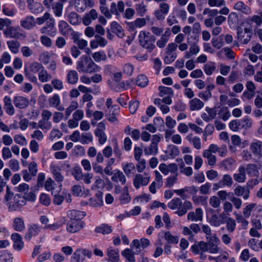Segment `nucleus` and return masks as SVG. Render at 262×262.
Returning <instances> with one entry per match:
<instances>
[{
	"label": "nucleus",
	"instance_id": "f257e3e1",
	"mask_svg": "<svg viewBox=\"0 0 262 262\" xmlns=\"http://www.w3.org/2000/svg\"><path fill=\"white\" fill-rule=\"evenodd\" d=\"M4 199L10 211H16L26 204V199L24 196L20 194H16L14 195L8 186L7 187Z\"/></svg>",
	"mask_w": 262,
	"mask_h": 262
},
{
	"label": "nucleus",
	"instance_id": "f03ea898",
	"mask_svg": "<svg viewBox=\"0 0 262 262\" xmlns=\"http://www.w3.org/2000/svg\"><path fill=\"white\" fill-rule=\"evenodd\" d=\"M169 208L176 210L175 213L179 216H182L187 212L188 210L193 209L192 203L188 200L182 202L179 198H174L167 204Z\"/></svg>",
	"mask_w": 262,
	"mask_h": 262
},
{
	"label": "nucleus",
	"instance_id": "7ed1b4c3",
	"mask_svg": "<svg viewBox=\"0 0 262 262\" xmlns=\"http://www.w3.org/2000/svg\"><path fill=\"white\" fill-rule=\"evenodd\" d=\"M76 68L79 72L90 74L97 72L100 70V68L87 55H82L80 58Z\"/></svg>",
	"mask_w": 262,
	"mask_h": 262
},
{
	"label": "nucleus",
	"instance_id": "20e7f679",
	"mask_svg": "<svg viewBox=\"0 0 262 262\" xmlns=\"http://www.w3.org/2000/svg\"><path fill=\"white\" fill-rule=\"evenodd\" d=\"M81 212L76 210L70 211L68 214L70 220L67 225V231L71 233H74L79 231L84 227V223L79 218Z\"/></svg>",
	"mask_w": 262,
	"mask_h": 262
},
{
	"label": "nucleus",
	"instance_id": "39448f33",
	"mask_svg": "<svg viewBox=\"0 0 262 262\" xmlns=\"http://www.w3.org/2000/svg\"><path fill=\"white\" fill-rule=\"evenodd\" d=\"M139 41L140 45L146 49L148 52H151L155 48V42L156 38L149 32L141 31L139 35Z\"/></svg>",
	"mask_w": 262,
	"mask_h": 262
},
{
	"label": "nucleus",
	"instance_id": "423d86ee",
	"mask_svg": "<svg viewBox=\"0 0 262 262\" xmlns=\"http://www.w3.org/2000/svg\"><path fill=\"white\" fill-rule=\"evenodd\" d=\"M150 177L146 172L144 174H136L133 179V184L136 189L146 186L149 182Z\"/></svg>",
	"mask_w": 262,
	"mask_h": 262
},
{
	"label": "nucleus",
	"instance_id": "0eeeda50",
	"mask_svg": "<svg viewBox=\"0 0 262 262\" xmlns=\"http://www.w3.org/2000/svg\"><path fill=\"white\" fill-rule=\"evenodd\" d=\"M211 215L209 219V223L211 226L219 227L224 223V217L222 214L213 209L211 210Z\"/></svg>",
	"mask_w": 262,
	"mask_h": 262
},
{
	"label": "nucleus",
	"instance_id": "6e6552de",
	"mask_svg": "<svg viewBox=\"0 0 262 262\" xmlns=\"http://www.w3.org/2000/svg\"><path fill=\"white\" fill-rule=\"evenodd\" d=\"M40 31L42 34L54 36L56 33L54 19L52 18L50 19V20L47 21L46 26L42 27Z\"/></svg>",
	"mask_w": 262,
	"mask_h": 262
},
{
	"label": "nucleus",
	"instance_id": "1a4fd4ad",
	"mask_svg": "<svg viewBox=\"0 0 262 262\" xmlns=\"http://www.w3.org/2000/svg\"><path fill=\"white\" fill-rule=\"evenodd\" d=\"M203 211L201 208H198L195 211H190L187 214V220L191 222H201L203 220Z\"/></svg>",
	"mask_w": 262,
	"mask_h": 262
},
{
	"label": "nucleus",
	"instance_id": "9d476101",
	"mask_svg": "<svg viewBox=\"0 0 262 262\" xmlns=\"http://www.w3.org/2000/svg\"><path fill=\"white\" fill-rule=\"evenodd\" d=\"M13 103L17 108L25 109L28 106L29 100L25 97L17 96L13 98Z\"/></svg>",
	"mask_w": 262,
	"mask_h": 262
},
{
	"label": "nucleus",
	"instance_id": "9b49d317",
	"mask_svg": "<svg viewBox=\"0 0 262 262\" xmlns=\"http://www.w3.org/2000/svg\"><path fill=\"white\" fill-rule=\"evenodd\" d=\"M234 194L237 196H243L244 200L249 198L250 189L248 186H237L234 190Z\"/></svg>",
	"mask_w": 262,
	"mask_h": 262
},
{
	"label": "nucleus",
	"instance_id": "f8f14e48",
	"mask_svg": "<svg viewBox=\"0 0 262 262\" xmlns=\"http://www.w3.org/2000/svg\"><path fill=\"white\" fill-rule=\"evenodd\" d=\"M49 105L50 107H55L59 111L64 110L63 106L60 105V99L59 95L56 94L48 99Z\"/></svg>",
	"mask_w": 262,
	"mask_h": 262
},
{
	"label": "nucleus",
	"instance_id": "ddd939ff",
	"mask_svg": "<svg viewBox=\"0 0 262 262\" xmlns=\"http://www.w3.org/2000/svg\"><path fill=\"white\" fill-rule=\"evenodd\" d=\"M119 252L118 249L112 247L108 248L106 251L108 262H118L120 259Z\"/></svg>",
	"mask_w": 262,
	"mask_h": 262
},
{
	"label": "nucleus",
	"instance_id": "4468645a",
	"mask_svg": "<svg viewBox=\"0 0 262 262\" xmlns=\"http://www.w3.org/2000/svg\"><path fill=\"white\" fill-rule=\"evenodd\" d=\"M5 35L7 37L14 38H20L25 37L22 33L19 32L18 30L13 27L9 26L4 32Z\"/></svg>",
	"mask_w": 262,
	"mask_h": 262
},
{
	"label": "nucleus",
	"instance_id": "2eb2a0df",
	"mask_svg": "<svg viewBox=\"0 0 262 262\" xmlns=\"http://www.w3.org/2000/svg\"><path fill=\"white\" fill-rule=\"evenodd\" d=\"M91 253L90 251L82 249H78L75 251L73 255V258L77 262L82 261L85 256L90 257Z\"/></svg>",
	"mask_w": 262,
	"mask_h": 262
},
{
	"label": "nucleus",
	"instance_id": "dca6fc26",
	"mask_svg": "<svg viewBox=\"0 0 262 262\" xmlns=\"http://www.w3.org/2000/svg\"><path fill=\"white\" fill-rule=\"evenodd\" d=\"M50 170L53 174L54 179L58 182L61 183L63 181L64 177L61 173V168L60 166L52 164L50 166Z\"/></svg>",
	"mask_w": 262,
	"mask_h": 262
},
{
	"label": "nucleus",
	"instance_id": "f3484780",
	"mask_svg": "<svg viewBox=\"0 0 262 262\" xmlns=\"http://www.w3.org/2000/svg\"><path fill=\"white\" fill-rule=\"evenodd\" d=\"M120 107L117 105H114L112 108L108 109V112L107 114V119L108 121L117 123L118 120L116 116L118 114Z\"/></svg>",
	"mask_w": 262,
	"mask_h": 262
},
{
	"label": "nucleus",
	"instance_id": "a211bd4d",
	"mask_svg": "<svg viewBox=\"0 0 262 262\" xmlns=\"http://www.w3.org/2000/svg\"><path fill=\"white\" fill-rule=\"evenodd\" d=\"M20 24L24 28L27 30H30L35 26L36 21L33 16H28L24 19L21 20Z\"/></svg>",
	"mask_w": 262,
	"mask_h": 262
},
{
	"label": "nucleus",
	"instance_id": "6ab92c4d",
	"mask_svg": "<svg viewBox=\"0 0 262 262\" xmlns=\"http://www.w3.org/2000/svg\"><path fill=\"white\" fill-rule=\"evenodd\" d=\"M204 103L198 98H194L189 101V106L191 111H199L204 106Z\"/></svg>",
	"mask_w": 262,
	"mask_h": 262
},
{
	"label": "nucleus",
	"instance_id": "aec40b11",
	"mask_svg": "<svg viewBox=\"0 0 262 262\" xmlns=\"http://www.w3.org/2000/svg\"><path fill=\"white\" fill-rule=\"evenodd\" d=\"M260 165L255 164H248L245 168L247 174L250 177H258Z\"/></svg>",
	"mask_w": 262,
	"mask_h": 262
},
{
	"label": "nucleus",
	"instance_id": "412c9836",
	"mask_svg": "<svg viewBox=\"0 0 262 262\" xmlns=\"http://www.w3.org/2000/svg\"><path fill=\"white\" fill-rule=\"evenodd\" d=\"M4 109L6 112L10 116L15 113L14 107L12 104V100L10 97L5 96L4 98Z\"/></svg>",
	"mask_w": 262,
	"mask_h": 262
},
{
	"label": "nucleus",
	"instance_id": "4be33fe9",
	"mask_svg": "<svg viewBox=\"0 0 262 262\" xmlns=\"http://www.w3.org/2000/svg\"><path fill=\"white\" fill-rule=\"evenodd\" d=\"M234 10L246 14L251 13V9L242 1H238L234 6Z\"/></svg>",
	"mask_w": 262,
	"mask_h": 262
},
{
	"label": "nucleus",
	"instance_id": "5701e85b",
	"mask_svg": "<svg viewBox=\"0 0 262 262\" xmlns=\"http://www.w3.org/2000/svg\"><path fill=\"white\" fill-rule=\"evenodd\" d=\"M89 204L90 206L94 207L101 206L103 204L102 193L100 192L97 193L95 198H91L89 200Z\"/></svg>",
	"mask_w": 262,
	"mask_h": 262
},
{
	"label": "nucleus",
	"instance_id": "b1692460",
	"mask_svg": "<svg viewBox=\"0 0 262 262\" xmlns=\"http://www.w3.org/2000/svg\"><path fill=\"white\" fill-rule=\"evenodd\" d=\"M40 231V227L38 225L33 224L31 225L28 230V232L25 235V238L27 240H30L33 236L37 235Z\"/></svg>",
	"mask_w": 262,
	"mask_h": 262
},
{
	"label": "nucleus",
	"instance_id": "393cba45",
	"mask_svg": "<svg viewBox=\"0 0 262 262\" xmlns=\"http://www.w3.org/2000/svg\"><path fill=\"white\" fill-rule=\"evenodd\" d=\"M250 148L254 155L262 156V142L256 141L252 142L250 145Z\"/></svg>",
	"mask_w": 262,
	"mask_h": 262
},
{
	"label": "nucleus",
	"instance_id": "a878e982",
	"mask_svg": "<svg viewBox=\"0 0 262 262\" xmlns=\"http://www.w3.org/2000/svg\"><path fill=\"white\" fill-rule=\"evenodd\" d=\"M58 26L60 33L63 36L68 35L70 32L72 30L70 26L64 20H60L58 23Z\"/></svg>",
	"mask_w": 262,
	"mask_h": 262
},
{
	"label": "nucleus",
	"instance_id": "bb28decb",
	"mask_svg": "<svg viewBox=\"0 0 262 262\" xmlns=\"http://www.w3.org/2000/svg\"><path fill=\"white\" fill-rule=\"evenodd\" d=\"M238 171V173H235L233 175L234 180L239 183L244 182L246 179L245 168L243 166H241L239 167Z\"/></svg>",
	"mask_w": 262,
	"mask_h": 262
},
{
	"label": "nucleus",
	"instance_id": "cd10ccee",
	"mask_svg": "<svg viewBox=\"0 0 262 262\" xmlns=\"http://www.w3.org/2000/svg\"><path fill=\"white\" fill-rule=\"evenodd\" d=\"M111 179L113 182H120L122 185H124L126 181L125 175L119 170H118L114 173Z\"/></svg>",
	"mask_w": 262,
	"mask_h": 262
},
{
	"label": "nucleus",
	"instance_id": "c85d7f7f",
	"mask_svg": "<svg viewBox=\"0 0 262 262\" xmlns=\"http://www.w3.org/2000/svg\"><path fill=\"white\" fill-rule=\"evenodd\" d=\"M111 28L113 33H115L120 38L124 36V30L122 27L117 22L114 21L111 24Z\"/></svg>",
	"mask_w": 262,
	"mask_h": 262
},
{
	"label": "nucleus",
	"instance_id": "c756f323",
	"mask_svg": "<svg viewBox=\"0 0 262 262\" xmlns=\"http://www.w3.org/2000/svg\"><path fill=\"white\" fill-rule=\"evenodd\" d=\"M238 39L243 44H247L250 41L251 37L244 32L243 29L241 28L237 29Z\"/></svg>",
	"mask_w": 262,
	"mask_h": 262
},
{
	"label": "nucleus",
	"instance_id": "7c9ffc66",
	"mask_svg": "<svg viewBox=\"0 0 262 262\" xmlns=\"http://www.w3.org/2000/svg\"><path fill=\"white\" fill-rule=\"evenodd\" d=\"M78 80V75L75 70H70L67 75V81L71 84H76Z\"/></svg>",
	"mask_w": 262,
	"mask_h": 262
},
{
	"label": "nucleus",
	"instance_id": "2f4dec72",
	"mask_svg": "<svg viewBox=\"0 0 262 262\" xmlns=\"http://www.w3.org/2000/svg\"><path fill=\"white\" fill-rule=\"evenodd\" d=\"M186 139L193 144V147L196 149L201 148V139L198 137H192V135L190 134L186 136Z\"/></svg>",
	"mask_w": 262,
	"mask_h": 262
},
{
	"label": "nucleus",
	"instance_id": "473e14b6",
	"mask_svg": "<svg viewBox=\"0 0 262 262\" xmlns=\"http://www.w3.org/2000/svg\"><path fill=\"white\" fill-rule=\"evenodd\" d=\"M95 231L96 233H100L103 234H107L112 232L111 226L107 224H103L96 227Z\"/></svg>",
	"mask_w": 262,
	"mask_h": 262
},
{
	"label": "nucleus",
	"instance_id": "72a5a7b5",
	"mask_svg": "<svg viewBox=\"0 0 262 262\" xmlns=\"http://www.w3.org/2000/svg\"><path fill=\"white\" fill-rule=\"evenodd\" d=\"M29 8L33 13H38L43 10V7L41 3L33 2L28 3Z\"/></svg>",
	"mask_w": 262,
	"mask_h": 262
},
{
	"label": "nucleus",
	"instance_id": "f704fd0d",
	"mask_svg": "<svg viewBox=\"0 0 262 262\" xmlns=\"http://www.w3.org/2000/svg\"><path fill=\"white\" fill-rule=\"evenodd\" d=\"M121 254L128 262L136 261L135 252H134L130 249H125L122 251Z\"/></svg>",
	"mask_w": 262,
	"mask_h": 262
},
{
	"label": "nucleus",
	"instance_id": "c9c22d12",
	"mask_svg": "<svg viewBox=\"0 0 262 262\" xmlns=\"http://www.w3.org/2000/svg\"><path fill=\"white\" fill-rule=\"evenodd\" d=\"M13 228L17 231H21L25 228V225L23 220L20 217H16L13 221Z\"/></svg>",
	"mask_w": 262,
	"mask_h": 262
},
{
	"label": "nucleus",
	"instance_id": "e433bc0d",
	"mask_svg": "<svg viewBox=\"0 0 262 262\" xmlns=\"http://www.w3.org/2000/svg\"><path fill=\"white\" fill-rule=\"evenodd\" d=\"M165 152L170 158H174L179 154L180 151L177 146L171 144L168 146Z\"/></svg>",
	"mask_w": 262,
	"mask_h": 262
},
{
	"label": "nucleus",
	"instance_id": "4c0bfd02",
	"mask_svg": "<svg viewBox=\"0 0 262 262\" xmlns=\"http://www.w3.org/2000/svg\"><path fill=\"white\" fill-rule=\"evenodd\" d=\"M159 96L163 97L165 96H173V92L171 88L166 87L164 86H160L159 87Z\"/></svg>",
	"mask_w": 262,
	"mask_h": 262
},
{
	"label": "nucleus",
	"instance_id": "58836bf2",
	"mask_svg": "<svg viewBox=\"0 0 262 262\" xmlns=\"http://www.w3.org/2000/svg\"><path fill=\"white\" fill-rule=\"evenodd\" d=\"M131 200V198L129 195L128 188L127 186H125L123 188V191L120 197V201L121 204H127Z\"/></svg>",
	"mask_w": 262,
	"mask_h": 262
},
{
	"label": "nucleus",
	"instance_id": "ea45409f",
	"mask_svg": "<svg viewBox=\"0 0 262 262\" xmlns=\"http://www.w3.org/2000/svg\"><path fill=\"white\" fill-rule=\"evenodd\" d=\"M203 156L207 159V163L209 165L212 166L215 164L216 158L212 154L209 152V151H204Z\"/></svg>",
	"mask_w": 262,
	"mask_h": 262
},
{
	"label": "nucleus",
	"instance_id": "a19ab883",
	"mask_svg": "<svg viewBox=\"0 0 262 262\" xmlns=\"http://www.w3.org/2000/svg\"><path fill=\"white\" fill-rule=\"evenodd\" d=\"M144 151L146 155H156L158 151V145L151 143L149 146L145 147Z\"/></svg>",
	"mask_w": 262,
	"mask_h": 262
},
{
	"label": "nucleus",
	"instance_id": "79ce46f5",
	"mask_svg": "<svg viewBox=\"0 0 262 262\" xmlns=\"http://www.w3.org/2000/svg\"><path fill=\"white\" fill-rule=\"evenodd\" d=\"M203 232L205 233L206 238L209 239V238H211L213 241H217V237L215 234L212 235L211 233V230L210 227L207 225H203L202 226Z\"/></svg>",
	"mask_w": 262,
	"mask_h": 262
},
{
	"label": "nucleus",
	"instance_id": "37998d69",
	"mask_svg": "<svg viewBox=\"0 0 262 262\" xmlns=\"http://www.w3.org/2000/svg\"><path fill=\"white\" fill-rule=\"evenodd\" d=\"M63 6L60 2L56 3L52 5V9L55 16L60 17L62 15Z\"/></svg>",
	"mask_w": 262,
	"mask_h": 262
},
{
	"label": "nucleus",
	"instance_id": "c03bdc74",
	"mask_svg": "<svg viewBox=\"0 0 262 262\" xmlns=\"http://www.w3.org/2000/svg\"><path fill=\"white\" fill-rule=\"evenodd\" d=\"M51 78V75L49 74L47 71L43 69V68L39 72L38 78L41 82H46Z\"/></svg>",
	"mask_w": 262,
	"mask_h": 262
},
{
	"label": "nucleus",
	"instance_id": "a18cd8bd",
	"mask_svg": "<svg viewBox=\"0 0 262 262\" xmlns=\"http://www.w3.org/2000/svg\"><path fill=\"white\" fill-rule=\"evenodd\" d=\"M96 137H98L99 143L100 144H103L106 141L107 137L105 134L101 129L97 128L95 132Z\"/></svg>",
	"mask_w": 262,
	"mask_h": 262
},
{
	"label": "nucleus",
	"instance_id": "49530a36",
	"mask_svg": "<svg viewBox=\"0 0 262 262\" xmlns=\"http://www.w3.org/2000/svg\"><path fill=\"white\" fill-rule=\"evenodd\" d=\"M92 57L97 62H99L101 60L105 61L107 59L106 55L103 51L95 52L92 55Z\"/></svg>",
	"mask_w": 262,
	"mask_h": 262
},
{
	"label": "nucleus",
	"instance_id": "de8ad7c7",
	"mask_svg": "<svg viewBox=\"0 0 262 262\" xmlns=\"http://www.w3.org/2000/svg\"><path fill=\"white\" fill-rule=\"evenodd\" d=\"M9 48L12 52L16 54L18 52V49L20 47V43L17 40H10L7 41Z\"/></svg>",
	"mask_w": 262,
	"mask_h": 262
},
{
	"label": "nucleus",
	"instance_id": "09e8293b",
	"mask_svg": "<svg viewBox=\"0 0 262 262\" xmlns=\"http://www.w3.org/2000/svg\"><path fill=\"white\" fill-rule=\"evenodd\" d=\"M79 106L78 103L76 101L71 102L70 105L66 109L65 115L66 119H67L71 115L72 112L77 109Z\"/></svg>",
	"mask_w": 262,
	"mask_h": 262
},
{
	"label": "nucleus",
	"instance_id": "8fccbe9b",
	"mask_svg": "<svg viewBox=\"0 0 262 262\" xmlns=\"http://www.w3.org/2000/svg\"><path fill=\"white\" fill-rule=\"evenodd\" d=\"M43 68V67L41 63L37 62H34L31 63L27 69L30 73H36L37 72H39Z\"/></svg>",
	"mask_w": 262,
	"mask_h": 262
},
{
	"label": "nucleus",
	"instance_id": "3c124183",
	"mask_svg": "<svg viewBox=\"0 0 262 262\" xmlns=\"http://www.w3.org/2000/svg\"><path fill=\"white\" fill-rule=\"evenodd\" d=\"M135 165L132 163L124 164L123 165V170L127 176H129L131 173L135 171Z\"/></svg>",
	"mask_w": 262,
	"mask_h": 262
},
{
	"label": "nucleus",
	"instance_id": "603ef678",
	"mask_svg": "<svg viewBox=\"0 0 262 262\" xmlns=\"http://www.w3.org/2000/svg\"><path fill=\"white\" fill-rule=\"evenodd\" d=\"M148 83L147 77L144 75H140L138 76L136 84L138 86L144 88L145 87Z\"/></svg>",
	"mask_w": 262,
	"mask_h": 262
},
{
	"label": "nucleus",
	"instance_id": "864d4df0",
	"mask_svg": "<svg viewBox=\"0 0 262 262\" xmlns=\"http://www.w3.org/2000/svg\"><path fill=\"white\" fill-rule=\"evenodd\" d=\"M218 114L220 117L222 118L224 121L227 120L231 116L230 113L227 107H222Z\"/></svg>",
	"mask_w": 262,
	"mask_h": 262
},
{
	"label": "nucleus",
	"instance_id": "5fc2aeb1",
	"mask_svg": "<svg viewBox=\"0 0 262 262\" xmlns=\"http://www.w3.org/2000/svg\"><path fill=\"white\" fill-rule=\"evenodd\" d=\"M261 16L253 15L252 17H249L246 19V23L251 24L252 23H254L256 26H259L262 23Z\"/></svg>",
	"mask_w": 262,
	"mask_h": 262
},
{
	"label": "nucleus",
	"instance_id": "6e6d98bb",
	"mask_svg": "<svg viewBox=\"0 0 262 262\" xmlns=\"http://www.w3.org/2000/svg\"><path fill=\"white\" fill-rule=\"evenodd\" d=\"M69 21L72 25H76L79 23V15L75 12H71L68 16Z\"/></svg>",
	"mask_w": 262,
	"mask_h": 262
},
{
	"label": "nucleus",
	"instance_id": "4d7b16f0",
	"mask_svg": "<svg viewBox=\"0 0 262 262\" xmlns=\"http://www.w3.org/2000/svg\"><path fill=\"white\" fill-rule=\"evenodd\" d=\"M164 238L169 243L177 244L179 242V237L177 236L172 235L169 231L165 232Z\"/></svg>",
	"mask_w": 262,
	"mask_h": 262
},
{
	"label": "nucleus",
	"instance_id": "13d9d810",
	"mask_svg": "<svg viewBox=\"0 0 262 262\" xmlns=\"http://www.w3.org/2000/svg\"><path fill=\"white\" fill-rule=\"evenodd\" d=\"M215 64L213 62H209L204 66V70L207 75H211L215 70Z\"/></svg>",
	"mask_w": 262,
	"mask_h": 262
},
{
	"label": "nucleus",
	"instance_id": "bf43d9fd",
	"mask_svg": "<svg viewBox=\"0 0 262 262\" xmlns=\"http://www.w3.org/2000/svg\"><path fill=\"white\" fill-rule=\"evenodd\" d=\"M178 174L168 177L165 182V187L168 188L172 187L178 180Z\"/></svg>",
	"mask_w": 262,
	"mask_h": 262
},
{
	"label": "nucleus",
	"instance_id": "052dcab7",
	"mask_svg": "<svg viewBox=\"0 0 262 262\" xmlns=\"http://www.w3.org/2000/svg\"><path fill=\"white\" fill-rule=\"evenodd\" d=\"M171 97L172 96H166L164 97L162 99L158 98H156L154 101V103L155 105H161L162 103L170 105L172 103Z\"/></svg>",
	"mask_w": 262,
	"mask_h": 262
},
{
	"label": "nucleus",
	"instance_id": "680f3d73",
	"mask_svg": "<svg viewBox=\"0 0 262 262\" xmlns=\"http://www.w3.org/2000/svg\"><path fill=\"white\" fill-rule=\"evenodd\" d=\"M223 38L224 35H221L219 38H213L212 40V46L217 49H221L223 46Z\"/></svg>",
	"mask_w": 262,
	"mask_h": 262
},
{
	"label": "nucleus",
	"instance_id": "e2e57ef3",
	"mask_svg": "<svg viewBox=\"0 0 262 262\" xmlns=\"http://www.w3.org/2000/svg\"><path fill=\"white\" fill-rule=\"evenodd\" d=\"M146 24V20L144 18H137L134 22L130 24V27L132 29L136 28H140L144 26Z\"/></svg>",
	"mask_w": 262,
	"mask_h": 262
},
{
	"label": "nucleus",
	"instance_id": "0e129e2a",
	"mask_svg": "<svg viewBox=\"0 0 262 262\" xmlns=\"http://www.w3.org/2000/svg\"><path fill=\"white\" fill-rule=\"evenodd\" d=\"M232 183V178L228 174L224 175L223 179L219 182V184H222L224 186L226 185L227 186H231Z\"/></svg>",
	"mask_w": 262,
	"mask_h": 262
},
{
	"label": "nucleus",
	"instance_id": "69168bd1",
	"mask_svg": "<svg viewBox=\"0 0 262 262\" xmlns=\"http://www.w3.org/2000/svg\"><path fill=\"white\" fill-rule=\"evenodd\" d=\"M72 175L74 177L75 179L77 181H80L82 179L83 174L82 170L80 167H75L73 168L72 172Z\"/></svg>",
	"mask_w": 262,
	"mask_h": 262
},
{
	"label": "nucleus",
	"instance_id": "338daca9",
	"mask_svg": "<svg viewBox=\"0 0 262 262\" xmlns=\"http://www.w3.org/2000/svg\"><path fill=\"white\" fill-rule=\"evenodd\" d=\"M93 141V137L91 133H82L81 135L80 142L83 144H88Z\"/></svg>",
	"mask_w": 262,
	"mask_h": 262
},
{
	"label": "nucleus",
	"instance_id": "774afa93",
	"mask_svg": "<svg viewBox=\"0 0 262 262\" xmlns=\"http://www.w3.org/2000/svg\"><path fill=\"white\" fill-rule=\"evenodd\" d=\"M84 187L82 185H75L72 188V192L76 196H81L83 193Z\"/></svg>",
	"mask_w": 262,
	"mask_h": 262
}]
</instances>
